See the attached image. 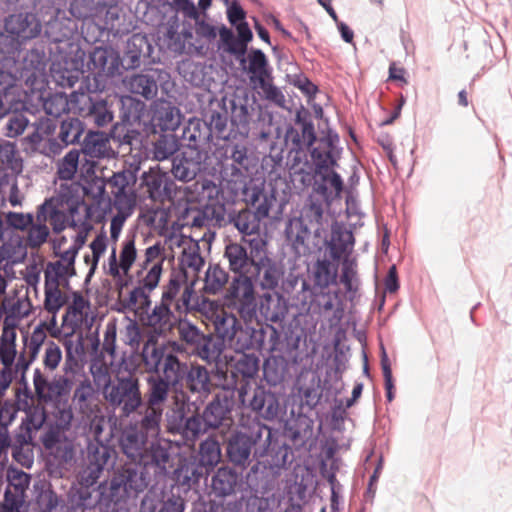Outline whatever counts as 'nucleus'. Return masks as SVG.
I'll list each match as a JSON object with an SVG mask.
<instances>
[{"label":"nucleus","instance_id":"obj_26","mask_svg":"<svg viewBox=\"0 0 512 512\" xmlns=\"http://www.w3.org/2000/svg\"><path fill=\"white\" fill-rule=\"evenodd\" d=\"M354 236L343 223L334 222L331 226V236L326 246L333 261L338 262L342 257H349L354 248Z\"/></svg>","mask_w":512,"mask_h":512},{"label":"nucleus","instance_id":"obj_46","mask_svg":"<svg viewBox=\"0 0 512 512\" xmlns=\"http://www.w3.org/2000/svg\"><path fill=\"white\" fill-rule=\"evenodd\" d=\"M163 411V408L145 403L144 409L139 412L141 418L136 424L139 431L151 437L157 436L160 432Z\"/></svg>","mask_w":512,"mask_h":512},{"label":"nucleus","instance_id":"obj_15","mask_svg":"<svg viewBox=\"0 0 512 512\" xmlns=\"http://www.w3.org/2000/svg\"><path fill=\"white\" fill-rule=\"evenodd\" d=\"M210 166L212 157L207 151L185 149L181 156L173 158L171 172L177 180L189 182L195 179L198 173L208 171Z\"/></svg>","mask_w":512,"mask_h":512},{"label":"nucleus","instance_id":"obj_11","mask_svg":"<svg viewBox=\"0 0 512 512\" xmlns=\"http://www.w3.org/2000/svg\"><path fill=\"white\" fill-rule=\"evenodd\" d=\"M78 208L71 206L69 212L66 213L58 209V201L54 198L45 199V201L37 207L36 219L39 221L50 222L54 233L58 234L65 230L67 227L88 232L91 229L89 223V210L83 219H76Z\"/></svg>","mask_w":512,"mask_h":512},{"label":"nucleus","instance_id":"obj_41","mask_svg":"<svg viewBox=\"0 0 512 512\" xmlns=\"http://www.w3.org/2000/svg\"><path fill=\"white\" fill-rule=\"evenodd\" d=\"M338 275V263L328 259L318 260L312 271V288L328 289L330 285L336 284Z\"/></svg>","mask_w":512,"mask_h":512},{"label":"nucleus","instance_id":"obj_47","mask_svg":"<svg viewBox=\"0 0 512 512\" xmlns=\"http://www.w3.org/2000/svg\"><path fill=\"white\" fill-rule=\"evenodd\" d=\"M225 343L211 335H205L192 352L207 363H217L223 353Z\"/></svg>","mask_w":512,"mask_h":512},{"label":"nucleus","instance_id":"obj_19","mask_svg":"<svg viewBox=\"0 0 512 512\" xmlns=\"http://www.w3.org/2000/svg\"><path fill=\"white\" fill-rule=\"evenodd\" d=\"M187 280L184 272L173 271L168 283L163 287L161 302L170 305L178 313L187 312L192 308L190 300L193 290L186 285Z\"/></svg>","mask_w":512,"mask_h":512},{"label":"nucleus","instance_id":"obj_32","mask_svg":"<svg viewBox=\"0 0 512 512\" xmlns=\"http://www.w3.org/2000/svg\"><path fill=\"white\" fill-rule=\"evenodd\" d=\"M183 381L185 382V387L191 393L198 394L199 397H207L211 393L213 384L210 374L206 367L202 365H188Z\"/></svg>","mask_w":512,"mask_h":512},{"label":"nucleus","instance_id":"obj_38","mask_svg":"<svg viewBox=\"0 0 512 512\" xmlns=\"http://www.w3.org/2000/svg\"><path fill=\"white\" fill-rule=\"evenodd\" d=\"M175 386L176 385L160 378V375H150L147 378L146 403L164 409L171 387Z\"/></svg>","mask_w":512,"mask_h":512},{"label":"nucleus","instance_id":"obj_58","mask_svg":"<svg viewBox=\"0 0 512 512\" xmlns=\"http://www.w3.org/2000/svg\"><path fill=\"white\" fill-rule=\"evenodd\" d=\"M61 502V498L51 488L50 484H42L36 496V504L40 512H55Z\"/></svg>","mask_w":512,"mask_h":512},{"label":"nucleus","instance_id":"obj_7","mask_svg":"<svg viewBox=\"0 0 512 512\" xmlns=\"http://www.w3.org/2000/svg\"><path fill=\"white\" fill-rule=\"evenodd\" d=\"M214 157L217 162L211 169L218 171L222 181L232 185V190L247 182L251 158L245 145L226 144L214 152Z\"/></svg>","mask_w":512,"mask_h":512},{"label":"nucleus","instance_id":"obj_29","mask_svg":"<svg viewBox=\"0 0 512 512\" xmlns=\"http://www.w3.org/2000/svg\"><path fill=\"white\" fill-rule=\"evenodd\" d=\"M282 272L278 265L267 255H260L254 262L249 273L250 279L253 278L262 289L273 290L280 281Z\"/></svg>","mask_w":512,"mask_h":512},{"label":"nucleus","instance_id":"obj_30","mask_svg":"<svg viewBox=\"0 0 512 512\" xmlns=\"http://www.w3.org/2000/svg\"><path fill=\"white\" fill-rule=\"evenodd\" d=\"M260 337L261 333L258 332V329L249 326L248 323H245V326L240 323L225 345L237 353L257 351L261 347Z\"/></svg>","mask_w":512,"mask_h":512},{"label":"nucleus","instance_id":"obj_63","mask_svg":"<svg viewBox=\"0 0 512 512\" xmlns=\"http://www.w3.org/2000/svg\"><path fill=\"white\" fill-rule=\"evenodd\" d=\"M80 153L73 149L59 162L57 174L61 180H71L75 176L78 168Z\"/></svg>","mask_w":512,"mask_h":512},{"label":"nucleus","instance_id":"obj_57","mask_svg":"<svg viewBox=\"0 0 512 512\" xmlns=\"http://www.w3.org/2000/svg\"><path fill=\"white\" fill-rule=\"evenodd\" d=\"M44 308L45 310L52 314L53 317L58 313V311L64 306L66 303V298L60 290L59 286L45 283L44 286Z\"/></svg>","mask_w":512,"mask_h":512},{"label":"nucleus","instance_id":"obj_5","mask_svg":"<svg viewBox=\"0 0 512 512\" xmlns=\"http://www.w3.org/2000/svg\"><path fill=\"white\" fill-rule=\"evenodd\" d=\"M140 356L147 373L160 375L174 385L183 381L188 364L166 346L149 339L144 343Z\"/></svg>","mask_w":512,"mask_h":512},{"label":"nucleus","instance_id":"obj_55","mask_svg":"<svg viewBox=\"0 0 512 512\" xmlns=\"http://www.w3.org/2000/svg\"><path fill=\"white\" fill-rule=\"evenodd\" d=\"M50 230L45 221L35 219L26 230L25 244L31 249L41 247L48 239Z\"/></svg>","mask_w":512,"mask_h":512},{"label":"nucleus","instance_id":"obj_12","mask_svg":"<svg viewBox=\"0 0 512 512\" xmlns=\"http://www.w3.org/2000/svg\"><path fill=\"white\" fill-rule=\"evenodd\" d=\"M83 98H37L41 106L46 110L47 114L58 116L60 110L56 112L52 111V105L55 102H60L62 109L69 104H79ZM87 100L85 104L86 108H81L80 114L87 118L90 122H93L98 127H104L112 122L113 113L108 107L105 98H84Z\"/></svg>","mask_w":512,"mask_h":512},{"label":"nucleus","instance_id":"obj_35","mask_svg":"<svg viewBox=\"0 0 512 512\" xmlns=\"http://www.w3.org/2000/svg\"><path fill=\"white\" fill-rule=\"evenodd\" d=\"M181 138L186 143V149L205 151L204 146L209 144L211 130L206 123L189 120L188 125L183 129Z\"/></svg>","mask_w":512,"mask_h":512},{"label":"nucleus","instance_id":"obj_56","mask_svg":"<svg viewBox=\"0 0 512 512\" xmlns=\"http://www.w3.org/2000/svg\"><path fill=\"white\" fill-rule=\"evenodd\" d=\"M309 235V229L300 219L290 221L286 228L287 239L291 242L293 248L297 251H300L301 247H305V243L309 238Z\"/></svg>","mask_w":512,"mask_h":512},{"label":"nucleus","instance_id":"obj_45","mask_svg":"<svg viewBox=\"0 0 512 512\" xmlns=\"http://www.w3.org/2000/svg\"><path fill=\"white\" fill-rule=\"evenodd\" d=\"M237 483V472L229 467H221L212 477L211 488L216 496L225 497L234 493Z\"/></svg>","mask_w":512,"mask_h":512},{"label":"nucleus","instance_id":"obj_2","mask_svg":"<svg viewBox=\"0 0 512 512\" xmlns=\"http://www.w3.org/2000/svg\"><path fill=\"white\" fill-rule=\"evenodd\" d=\"M4 28L7 34L0 33V64L10 68L20 54L21 43L38 37L42 25L36 14L21 12L9 15Z\"/></svg>","mask_w":512,"mask_h":512},{"label":"nucleus","instance_id":"obj_36","mask_svg":"<svg viewBox=\"0 0 512 512\" xmlns=\"http://www.w3.org/2000/svg\"><path fill=\"white\" fill-rule=\"evenodd\" d=\"M177 318L174 309L168 304L160 301L150 313L147 314L146 324L152 327L159 334H166L174 327Z\"/></svg>","mask_w":512,"mask_h":512},{"label":"nucleus","instance_id":"obj_28","mask_svg":"<svg viewBox=\"0 0 512 512\" xmlns=\"http://www.w3.org/2000/svg\"><path fill=\"white\" fill-rule=\"evenodd\" d=\"M121 65L120 55L111 47H96L90 54L89 69L98 76H112Z\"/></svg>","mask_w":512,"mask_h":512},{"label":"nucleus","instance_id":"obj_33","mask_svg":"<svg viewBox=\"0 0 512 512\" xmlns=\"http://www.w3.org/2000/svg\"><path fill=\"white\" fill-rule=\"evenodd\" d=\"M224 258L228 261L229 269L233 273L238 274V276H249L256 260L255 258L250 257L246 248L239 243H230L226 245Z\"/></svg>","mask_w":512,"mask_h":512},{"label":"nucleus","instance_id":"obj_49","mask_svg":"<svg viewBox=\"0 0 512 512\" xmlns=\"http://www.w3.org/2000/svg\"><path fill=\"white\" fill-rule=\"evenodd\" d=\"M187 189L196 193L195 196H191V201H207V203L220 202L219 196L222 194V191L219 185L212 180L198 179Z\"/></svg>","mask_w":512,"mask_h":512},{"label":"nucleus","instance_id":"obj_8","mask_svg":"<svg viewBox=\"0 0 512 512\" xmlns=\"http://www.w3.org/2000/svg\"><path fill=\"white\" fill-rule=\"evenodd\" d=\"M228 310L235 311L245 323L257 317V302L254 283L250 276H235L225 296L224 305Z\"/></svg>","mask_w":512,"mask_h":512},{"label":"nucleus","instance_id":"obj_40","mask_svg":"<svg viewBox=\"0 0 512 512\" xmlns=\"http://www.w3.org/2000/svg\"><path fill=\"white\" fill-rule=\"evenodd\" d=\"M205 470L194 458H183L179 460L174 470V480L178 485L191 487L199 482Z\"/></svg>","mask_w":512,"mask_h":512},{"label":"nucleus","instance_id":"obj_3","mask_svg":"<svg viewBox=\"0 0 512 512\" xmlns=\"http://www.w3.org/2000/svg\"><path fill=\"white\" fill-rule=\"evenodd\" d=\"M149 484L143 471H139L135 464H124L114 472L110 482L99 484V493L102 505L109 509L112 504L117 505L127 498L135 497L144 491Z\"/></svg>","mask_w":512,"mask_h":512},{"label":"nucleus","instance_id":"obj_21","mask_svg":"<svg viewBox=\"0 0 512 512\" xmlns=\"http://www.w3.org/2000/svg\"><path fill=\"white\" fill-rule=\"evenodd\" d=\"M233 394L234 391L224 389L205 407L202 416L209 428L229 427L232 424Z\"/></svg>","mask_w":512,"mask_h":512},{"label":"nucleus","instance_id":"obj_14","mask_svg":"<svg viewBox=\"0 0 512 512\" xmlns=\"http://www.w3.org/2000/svg\"><path fill=\"white\" fill-rule=\"evenodd\" d=\"M125 87L132 93L140 96H155L158 86L161 93L170 96L175 84L170 75L164 71L154 70L148 74H135L124 80Z\"/></svg>","mask_w":512,"mask_h":512},{"label":"nucleus","instance_id":"obj_17","mask_svg":"<svg viewBox=\"0 0 512 512\" xmlns=\"http://www.w3.org/2000/svg\"><path fill=\"white\" fill-rule=\"evenodd\" d=\"M173 450L174 447L172 442L164 438L148 443L146 450L138 463V470L142 471L143 469H152L156 476L167 474L168 469L173 466Z\"/></svg>","mask_w":512,"mask_h":512},{"label":"nucleus","instance_id":"obj_51","mask_svg":"<svg viewBox=\"0 0 512 512\" xmlns=\"http://www.w3.org/2000/svg\"><path fill=\"white\" fill-rule=\"evenodd\" d=\"M221 459V448L217 440L207 438L201 442L199 447V465L206 473L212 470Z\"/></svg>","mask_w":512,"mask_h":512},{"label":"nucleus","instance_id":"obj_31","mask_svg":"<svg viewBox=\"0 0 512 512\" xmlns=\"http://www.w3.org/2000/svg\"><path fill=\"white\" fill-rule=\"evenodd\" d=\"M83 132V123L77 118L68 117L61 122L57 138L49 141L50 151L57 154L68 145L75 144Z\"/></svg>","mask_w":512,"mask_h":512},{"label":"nucleus","instance_id":"obj_6","mask_svg":"<svg viewBox=\"0 0 512 512\" xmlns=\"http://www.w3.org/2000/svg\"><path fill=\"white\" fill-rule=\"evenodd\" d=\"M271 441V429L259 421H252L248 427L233 433L226 445L227 457L233 464L246 468L251 463V455L257 454L256 446L263 442L266 447Z\"/></svg>","mask_w":512,"mask_h":512},{"label":"nucleus","instance_id":"obj_34","mask_svg":"<svg viewBox=\"0 0 512 512\" xmlns=\"http://www.w3.org/2000/svg\"><path fill=\"white\" fill-rule=\"evenodd\" d=\"M186 220L187 224H190L194 229L193 237L201 240L209 249L215 239L216 231L211 229L204 207L201 209H188Z\"/></svg>","mask_w":512,"mask_h":512},{"label":"nucleus","instance_id":"obj_13","mask_svg":"<svg viewBox=\"0 0 512 512\" xmlns=\"http://www.w3.org/2000/svg\"><path fill=\"white\" fill-rule=\"evenodd\" d=\"M239 402L248 407L266 420H274L279 414V400L277 396L263 387L256 386L252 391L248 384H241L237 388Z\"/></svg>","mask_w":512,"mask_h":512},{"label":"nucleus","instance_id":"obj_43","mask_svg":"<svg viewBox=\"0 0 512 512\" xmlns=\"http://www.w3.org/2000/svg\"><path fill=\"white\" fill-rule=\"evenodd\" d=\"M185 501L180 496L171 495L164 501L146 495L140 505V512H184Z\"/></svg>","mask_w":512,"mask_h":512},{"label":"nucleus","instance_id":"obj_61","mask_svg":"<svg viewBox=\"0 0 512 512\" xmlns=\"http://www.w3.org/2000/svg\"><path fill=\"white\" fill-rule=\"evenodd\" d=\"M122 108L127 109L126 116L133 121L144 122L149 121L147 118L150 110H146V104L140 98H119Z\"/></svg>","mask_w":512,"mask_h":512},{"label":"nucleus","instance_id":"obj_42","mask_svg":"<svg viewBox=\"0 0 512 512\" xmlns=\"http://www.w3.org/2000/svg\"><path fill=\"white\" fill-rule=\"evenodd\" d=\"M81 487L77 490L73 498L72 511L73 512H96L97 506L101 510L105 509L102 505L101 495L99 488L91 491L90 487L93 485H85L80 483Z\"/></svg>","mask_w":512,"mask_h":512},{"label":"nucleus","instance_id":"obj_1","mask_svg":"<svg viewBox=\"0 0 512 512\" xmlns=\"http://www.w3.org/2000/svg\"><path fill=\"white\" fill-rule=\"evenodd\" d=\"M338 144V134L329 130L327 135L322 137L317 142V146L311 150L315 174L321 179V182H316L314 189L325 199H328L332 193L329 189L333 190L336 196L340 195L343 190L342 178L334 171L341 152Z\"/></svg>","mask_w":512,"mask_h":512},{"label":"nucleus","instance_id":"obj_44","mask_svg":"<svg viewBox=\"0 0 512 512\" xmlns=\"http://www.w3.org/2000/svg\"><path fill=\"white\" fill-rule=\"evenodd\" d=\"M262 220L249 209H242L239 212L230 213L228 222L243 236L259 235L260 222Z\"/></svg>","mask_w":512,"mask_h":512},{"label":"nucleus","instance_id":"obj_53","mask_svg":"<svg viewBox=\"0 0 512 512\" xmlns=\"http://www.w3.org/2000/svg\"><path fill=\"white\" fill-rule=\"evenodd\" d=\"M17 409L26 412L28 429L39 430L46 422V411L43 406L30 405L27 399L17 401Z\"/></svg>","mask_w":512,"mask_h":512},{"label":"nucleus","instance_id":"obj_18","mask_svg":"<svg viewBox=\"0 0 512 512\" xmlns=\"http://www.w3.org/2000/svg\"><path fill=\"white\" fill-rule=\"evenodd\" d=\"M310 302L306 310L320 315L332 313L328 318L331 326L338 325L344 317L343 303L337 291L329 289H309Z\"/></svg>","mask_w":512,"mask_h":512},{"label":"nucleus","instance_id":"obj_59","mask_svg":"<svg viewBox=\"0 0 512 512\" xmlns=\"http://www.w3.org/2000/svg\"><path fill=\"white\" fill-rule=\"evenodd\" d=\"M74 274L75 268L64 265L63 261L50 262L44 272L45 283L60 286L61 280L71 277Z\"/></svg>","mask_w":512,"mask_h":512},{"label":"nucleus","instance_id":"obj_52","mask_svg":"<svg viewBox=\"0 0 512 512\" xmlns=\"http://www.w3.org/2000/svg\"><path fill=\"white\" fill-rule=\"evenodd\" d=\"M228 278V273L219 264H210L205 273L203 290L215 295L222 291Z\"/></svg>","mask_w":512,"mask_h":512},{"label":"nucleus","instance_id":"obj_27","mask_svg":"<svg viewBox=\"0 0 512 512\" xmlns=\"http://www.w3.org/2000/svg\"><path fill=\"white\" fill-rule=\"evenodd\" d=\"M136 258L137 250L135 247V237H126L122 242L119 261L117 260L115 248H113L112 253L109 256V275H111L113 278H121L122 276H127Z\"/></svg>","mask_w":512,"mask_h":512},{"label":"nucleus","instance_id":"obj_25","mask_svg":"<svg viewBox=\"0 0 512 512\" xmlns=\"http://www.w3.org/2000/svg\"><path fill=\"white\" fill-rule=\"evenodd\" d=\"M250 80L254 88H260L266 96H278L275 88L270 84L267 71L268 61L265 54L258 49L252 50L248 55Z\"/></svg>","mask_w":512,"mask_h":512},{"label":"nucleus","instance_id":"obj_22","mask_svg":"<svg viewBox=\"0 0 512 512\" xmlns=\"http://www.w3.org/2000/svg\"><path fill=\"white\" fill-rule=\"evenodd\" d=\"M153 132H166L176 130L182 121L180 110L165 98L155 101L147 115Z\"/></svg>","mask_w":512,"mask_h":512},{"label":"nucleus","instance_id":"obj_37","mask_svg":"<svg viewBox=\"0 0 512 512\" xmlns=\"http://www.w3.org/2000/svg\"><path fill=\"white\" fill-rule=\"evenodd\" d=\"M259 312L268 322H282L287 314V305L284 298L278 294H263L260 298Z\"/></svg>","mask_w":512,"mask_h":512},{"label":"nucleus","instance_id":"obj_23","mask_svg":"<svg viewBox=\"0 0 512 512\" xmlns=\"http://www.w3.org/2000/svg\"><path fill=\"white\" fill-rule=\"evenodd\" d=\"M199 239L194 237L180 236L174 240V243L182 247L181 256L179 258L180 270L184 272L187 278L189 274L197 275L205 264L204 258L200 254Z\"/></svg>","mask_w":512,"mask_h":512},{"label":"nucleus","instance_id":"obj_64","mask_svg":"<svg viewBox=\"0 0 512 512\" xmlns=\"http://www.w3.org/2000/svg\"><path fill=\"white\" fill-rule=\"evenodd\" d=\"M151 292V290L146 289L143 285L138 283V286L130 291L128 298L123 302L124 308L132 310L137 305L142 309L148 308L151 304Z\"/></svg>","mask_w":512,"mask_h":512},{"label":"nucleus","instance_id":"obj_54","mask_svg":"<svg viewBox=\"0 0 512 512\" xmlns=\"http://www.w3.org/2000/svg\"><path fill=\"white\" fill-rule=\"evenodd\" d=\"M313 427L308 418H298L286 427L288 437L295 443L303 445L312 436Z\"/></svg>","mask_w":512,"mask_h":512},{"label":"nucleus","instance_id":"obj_62","mask_svg":"<svg viewBox=\"0 0 512 512\" xmlns=\"http://www.w3.org/2000/svg\"><path fill=\"white\" fill-rule=\"evenodd\" d=\"M149 196L153 200H160L168 196L167 179L160 174L147 175L144 178Z\"/></svg>","mask_w":512,"mask_h":512},{"label":"nucleus","instance_id":"obj_10","mask_svg":"<svg viewBox=\"0 0 512 512\" xmlns=\"http://www.w3.org/2000/svg\"><path fill=\"white\" fill-rule=\"evenodd\" d=\"M117 451L102 440L90 441L87 445L86 466L78 475L79 483L94 485L104 469H112L116 464Z\"/></svg>","mask_w":512,"mask_h":512},{"label":"nucleus","instance_id":"obj_9","mask_svg":"<svg viewBox=\"0 0 512 512\" xmlns=\"http://www.w3.org/2000/svg\"><path fill=\"white\" fill-rule=\"evenodd\" d=\"M103 396L124 417L134 414L143 405L139 378H113V382L103 391Z\"/></svg>","mask_w":512,"mask_h":512},{"label":"nucleus","instance_id":"obj_4","mask_svg":"<svg viewBox=\"0 0 512 512\" xmlns=\"http://www.w3.org/2000/svg\"><path fill=\"white\" fill-rule=\"evenodd\" d=\"M329 130L331 129L327 126L326 129H321L317 136L308 113H297L294 126L288 128L285 135L286 143L290 147L289 158L294 173L304 172V167L308 164L306 151L316 147L317 142L326 136Z\"/></svg>","mask_w":512,"mask_h":512},{"label":"nucleus","instance_id":"obj_20","mask_svg":"<svg viewBox=\"0 0 512 512\" xmlns=\"http://www.w3.org/2000/svg\"><path fill=\"white\" fill-rule=\"evenodd\" d=\"M242 190L244 201L253 207L255 213L261 220L269 216L270 209L276 198L273 190L267 191L264 181L250 180L243 186L236 187L233 191Z\"/></svg>","mask_w":512,"mask_h":512},{"label":"nucleus","instance_id":"obj_39","mask_svg":"<svg viewBox=\"0 0 512 512\" xmlns=\"http://www.w3.org/2000/svg\"><path fill=\"white\" fill-rule=\"evenodd\" d=\"M82 152L92 160L109 157L112 150L109 139L104 133L90 131L84 138Z\"/></svg>","mask_w":512,"mask_h":512},{"label":"nucleus","instance_id":"obj_48","mask_svg":"<svg viewBox=\"0 0 512 512\" xmlns=\"http://www.w3.org/2000/svg\"><path fill=\"white\" fill-rule=\"evenodd\" d=\"M288 372V361L282 355L268 357L263 365L265 380L272 386L280 384Z\"/></svg>","mask_w":512,"mask_h":512},{"label":"nucleus","instance_id":"obj_24","mask_svg":"<svg viewBox=\"0 0 512 512\" xmlns=\"http://www.w3.org/2000/svg\"><path fill=\"white\" fill-rule=\"evenodd\" d=\"M148 437L143 431H139L137 425H130L121 432L119 446L123 454L131 460L129 464L138 466L148 445Z\"/></svg>","mask_w":512,"mask_h":512},{"label":"nucleus","instance_id":"obj_60","mask_svg":"<svg viewBox=\"0 0 512 512\" xmlns=\"http://www.w3.org/2000/svg\"><path fill=\"white\" fill-rule=\"evenodd\" d=\"M259 369V359L254 354L243 352L234 364V372L243 379L253 378Z\"/></svg>","mask_w":512,"mask_h":512},{"label":"nucleus","instance_id":"obj_50","mask_svg":"<svg viewBox=\"0 0 512 512\" xmlns=\"http://www.w3.org/2000/svg\"><path fill=\"white\" fill-rule=\"evenodd\" d=\"M136 182V175L131 170H123L114 175L108 180L111 186V193L114 195L115 201L121 203L123 198H126L131 191V187Z\"/></svg>","mask_w":512,"mask_h":512},{"label":"nucleus","instance_id":"obj_16","mask_svg":"<svg viewBox=\"0 0 512 512\" xmlns=\"http://www.w3.org/2000/svg\"><path fill=\"white\" fill-rule=\"evenodd\" d=\"M199 311L213 326L216 336L223 343L233 335L235 329L240 324L234 311H227L225 306L218 304L213 300L204 299L199 304Z\"/></svg>","mask_w":512,"mask_h":512}]
</instances>
